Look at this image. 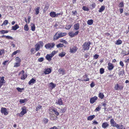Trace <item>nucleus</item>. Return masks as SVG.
Listing matches in <instances>:
<instances>
[{"label": "nucleus", "instance_id": "nucleus-16", "mask_svg": "<svg viewBox=\"0 0 129 129\" xmlns=\"http://www.w3.org/2000/svg\"><path fill=\"white\" fill-rule=\"evenodd\" d=\"M35 46V50L36 51H38L40 48V44H36V45Z\"/></svg>", "mask_w": 129, "mask_h": 129}, {"label": "nucleus", "instance_id": "nucleus-44", "mask_svg": "<svg viewBox=\"0 0 129 129\" xmlns=\"http://www.w3.org/2000/svg\"><path fill=\"white\" fill-rule=\"evenodd\" d=\"M69 35L71 37H74V33H73L72 32H70L69 33Z\"/></svg>", "mask_w": 129, "mask_h": 129}, {"label": "nucleus", "instance_id": "nucleus-51", "mask_svg": "<svg viewBox=\"0 0 129 129\" xmlns=\"http://www.w3.org/2000/svg\"><path fill=\"white\" fill-rule=\"evenodd\" d=\"M4 49L0 50V55H2V54L4 53Z\"/></svg>", "mask_w": 129, "mask_h": 129}, {"label": "nucleus", "instance_id": "nucleus-42", "mask_svg": "<svg viewBox=\"0 0 129 129\" xmlns=\"http://www.w3.org/2000/svg\"><path fill=\"white\" fill-rule=\"evenodd\" d=\"M104 70L103 68H101L100 70V74H102L104 73Z\"/></svg>", "mask_w": 129, "mask_h": 129}, {"label": "nucleus", "instance_id": "nucleus-1", "mask_svg": "<svg viewBox=\"0 0 129 129\" xmlns=\"http://www.w3.org/2000/svg\"><path fill=\"white\" fill-rule=\"evenodd\" d=\"M57 33H56L54 36L53 39L54 40H56L59 38L64 36H65L67 34L66 33H60L58 34V35L57 36Z\"/></svg>", "mask_w": 129, "mask_h": 129}, {"label": "nucleus", "instance_id": "nucleus-6", "mask_svg": "<svg viewBox=\"0 0 129 129\" xmlns=\"http://www.w3.org/2000/svg\"><path fill=\"white\" fill-rule=\"evenodd\" d=\"M5 80H4V77H2L1 78H0V88L5 83Z\"/></svg>", "mask_w": 129, "mask_h": 129}, {"label": "nucleus", "instance_id": "nucleus-58", "mask_svg": "<svg viewBox=\"0 0 129 129\" xmlns=\"http://www.w3.org/2000/svg\"><path fill=\"white\" fill-rule=\"evenodd\" d=\"M89 54L88 53H86L85 54L84 56L85 58H87L89 57Z\"/></svg>", "mask_w": 129, "mask_h": 129}, {"label": "nucleus", "instance_id": "nucleus-33", "mask_svg": "<svg viewBox=\"0 0 129 129\" xmlns=\"http://www.w3.org/2000/svg\"><path fill=\"white\" fill-rule=\"evenodd\" d=\"M122 41L120 40H118L117 41L115 44L118 45H120L122 43Z\"/></svg>", "mask_w": 129, "mask_h": 129}, {"label": "nucleus", "instance_id": "nucleus-29", "mask_svg": "<svg viewBox=\"0 0 129 129\" xmlns=\"http://www.w3.org/2000/svg\"><path fill=\"white\" fill-rule=\"evenodd\" d=\"M31 29L33 31H34L35 29V25L33 23H31Z\"/></svg>", "mask_w": 129, "mask_h": 129}, {"label": "nucleus", "instance_id": "nucleus-10", "mask_svg": "<svg viewBox=\"0 0 129 129\" xmlns=\"http://www.w3.org/2000/svg\"><path fill=\"white\" fill-rule=\"evenodd\" d=\"M109 126V124L108 122H104L102 123V127L104 128H105L108 127Z\"/></svg>", "mask_w": 129, "mask_h": 129}, {"label": "nucleus", "instance_id": "nucleus-20", "mask_svg": "<svg viewBox=\"0 0 129 129\" xmlns=\"http://www.w3.org/2000/svg\"><path fill=\"white\" fill-rule=\"evenodd\" d=\"M40 9V7H38L35 9V10L36 12L35 14L36 15H38L39 13Z\"/></svg>", "mask_w": 129, "mask_h": 129}, {"label": "nucleus", "instance_id": "nucleus-52", "mask_svg": "<svg viewBox=\"0 0 129 129\" xmlns=\"http://www.w3.org/2000/svg\"><path fill=\"white\" fill-rule=\"evenodd\" d=\"M37 44H40V46L41 47L43 46V43L42 41H40Z\"/></svg>", "mask_w": 129, "mask_h": 129}, {"label": "nucleus", "instance_id": "nucleus-3", "mask_svg": "<svg viewBox=\"0 0 129 129\" xmlns=\"http://www.w3.org/2000/svg\"><path fill=\"white\" fill-rule=\"evenodd\" d=\"M110 123L111 125L113 127H116L118 129H120V127H121L122 125H119L118 124H116L115 121H114L113 119H111L110 120Z\"/></svg>", "mask_w": 129, "mask_h": 129}, {"label": "nucleus", "instance_id": "nucleus-2", "mask_svg": "<svg viewBox=\"0 0 129 129\" xmlns=\"http://www.w3.org/2000/svg\"><path fill=\"white\" fill-rule=\"evenodd\" d=\"M90 44L91 43L90 42H85L83 43L82 46L83 50H84L83 52L86 50H88L89 49V46Z\"/></svg>", "mask_w": 129, "mask_h": 129}, {"label": "nucleus", "instance_id": "nucleus-39", "mask_svg": "<svg viewBox=\"0 0 129 129\" xmlns=\"http://www.w3.org/2000/svg\"><path fill=\"white\" fill-rule=\"evenodd\" d=\"M124 7V3L123 2H121L119 5V7L122 8Z\"/></svg>", "mask_w": 129, "mask_h": 129}, {"label": "nucleus", "instance_id": "nucleus-24", "mask_svg": "<svg viewBox=\"0 0 129 129\" xmlns=\"http://www.w3.org/2000/svg\"><path fill=\"white\" fill-rule=\"evenodd\" d=\"M93 21L92 19L88 20L87 21V23L89 25H91L93 23Z\"/></svg>", "mask_w": 129, "mask_h": 129}, {"label": "nucleus", "instance_id": "nucleus-43", "mask_svg": "<svg viewBox=\"0 0 129 129\" xmlns=\"http://www.w3.org/2000/svg\"><path fill=\"white\" fill-rule=\"evenodd\" d=\"M101 109V107H100L99 106H98V107L96 108L94 110L95 111H99Z\"/></svg>", "mask_w": 129, "mask_h": 129}, {"label": "nucleus", "instance_id": "nucleus-37", "mask_svg": "<svg viewBox=\"0 0 129 129\" xmlns=\"http://www.w3.org/2000/svg\"><path fill=\"white\" fill-rule=\"evenodd\" d=\"M99 96L101 98V99H103L104 97V95L103 93H100L99 94Z\"/></svg>", "mask_w": 129, "mask_h": 129}, {"label": "nucleus", "instance_id": "nucleus-31", "mask_svg": "<svg viewBox=\"0 0 129 129\" xmlns=\"http://www.w3.org/2000/svg\"><path fill=\"white\" fill-rule=\"evenodd\" d=\"M124 74V70L122 71H120L118 73V75L120 76H122Z\"/></svg>", "mask_w": 129, "mask_h": 129}, {"label": "nucleus", "instance_id": "nucleus-15", "mask_svg": "<svg viewBox=\"0 0 129 129\" xmlns=\"http://www.w3.org/2000/svg\"><path fill=\"white\" fill-rule=\"evenodd\" d=\"M56 103L59 105H62L63 103L61 99L60 98L59 99L58 101H57L56 102Z\"/></svg>", "mask_w": 129, "mask_h": 129}, {"label": "nucleus", "instance_id": "nucleus-54", "mask_svg": "<svg viewBox=\"0 0 129 129\" xmlns=\"http://www.w3.org/2000/svg\"><path fill=\"white\" fill-rule=\"evenodd\" d=\"M20 51V50H18L16 51H14L12 53L13 55H16Z\"/></svg>", "mask_w": 129, "mask_h": 129}, {"label": "nucleus", "instance_id": "nucleus-47", "mask_svg": "<svg viewBox=\"0 0 129 129\" xmlns=\"http://www.w3.org/2000/svg\"><path fill=\"white\" fill-rule=\"evenodd\" d=\"M6 38L8 39L11 40H13V38L12 37L9 36H6Z\"/></svg>", "mask_w": 129, "mask_h": 129}, {"label": "nucleus", "instance_id": "nucleus-46", "mask_svg": "<svg viewBox=\"0 0 129 129\" xmlns=\"http://www.w3.org/2000/svg\"><path fill=\"white\" fill-rule=\"evenodd\" d=\"M53 110L55 114H56V115L57 116L59 114V113L57 111H56L55 109H53Z\"/></svg>", "mask_w": 129, "mask_h": 129}, {"label": "nucleus", "instance_id": "nucleus-57", "mask_svg": "<svg viewBox=\"0 0 129 129\" xmlns=\"http://www.w3.org/2000/svg\"><path fill=\"white\" fill-rule=\"evenodd\" d=\"M114 88L116 90H117L118 89V84L115 85Z\"/></svg>", "mask_w": 129, "mask_h": 129}, {"label": "nucleus", "instance_id": "nucleus-60", "mask_svg": "<svg viewBox=\"0 0 129 129\" xmlns=\"http://www.w3.org/2000/svg\"><path fill=\"white\" fill-rule=\"evenodd\" d=\"M60 112L61 113H63L65 112V110L63 108L61 109L60 110Z\"/></svg>", "mask_w": 129, "mask_h": 129}, {"label": "nucleus", "instance_id": "nucleus-17", "mask_svg": "<svg viewBox=\"0 0 129 129\" xmlns=\"http://www.w3.org/2000/svg\"><path fill=\"white\" fill-rule=\"evenodd\" d=\"M19 28V26L17 24H16L15 26H13L12 27V29L15 30Z\"/></svg>", "mask_w": 129, "mask_h": 129}, {"label": "nucleus", "instance_id": "nucleus-28", "mask_svg": "<svg viewBox=\"0 0 129 129\" xmlns=\"http://www.w3.org/2000/svg\"><path fill=\"white\" fill-rule=\"evenodd\" d=\"M8 30H1L0 31V33H1V34L2 35L4 34L5 33H8Z\"/></svg>", "mask_w": 129, "mask_h": 129}, {"label": "nucleus", "instance_id": "nucleus-38", "mask_svg": "<svg viewBox=\"0 0 129 129\" xmlns=\"http://www.w3.org/2000/svg\"><path fill=\"white\" fill-rule=\"evenodd\" d=\"M20 66V63L16 62L15 63L14 66V67H18Z\"/></svg>", "mask_w": 129, "mask_h": 129}, {"label": "nucleus", "instance_id": "nucleus-63", "mask_svg": "<svg viewBox=\"0 0 129 129\" xmlns=\"http://www.w3.org/2000/svg\"><path fill=\"white\" fill-rule=\"evenodd\" d=\"M79 32L78 31H77L75 32L74 33V36H75L77 35L79 33Z\"/></svg>", "mask_w": 129, "mask_h": 129}, {"label": "nucleus", "instance_id": "nucleus-27", "mask_svg": "<svg viewBox=\"0 0 129 129\" xmlns=\"http://www.w3.org/2000/svg\"><path fill=\"white\" fill-rule=\"evenodd\" d=\"M15 59L17 62H18L20 63L21 60L20 58L19 57H16Z\"/></svg>", "mask_w": 129, "mask_h": 129}, {"label": "nucleus", "instance_id": "nucleus-36", "mask_svg": "<svg viewBox=\"0 0 129 129\" xmlns=\"http://www.w3.org/2000/svg\"><path fill=\"white\" fill-rule=\"evenodd\" d=\"M24 30L26 31H28V30L29 28L27 24H26L24 26Z\"/></svg>", "mask_w": 129, "mask_h": 129}, {"label": "nucleus", "instance_id": "nucleus-23", "mask_svg": "<svg viewBox=\"0 0 129 129\" xmlns=\"http://www.w3.org/2000/svg\"><path fill=\"white\" fill-rule=\"evenodd\" d=\"M49 86L52 88H53L56 86V84L53 83L52 82L50 83L49 84Z\"/></svg>", "mask_w": 129, "mask_h": 129}, {"label": "nucleus", "instance_id": "nucleus-40", "mask_svg": "<svg viewBox=\"0 0 129 129\" xmlns=\"http://www.w3.org/2000/svg\"><path fill=\"white\" fill-rule=\"evenodd\" d=\"M82 9L85 11H88L89 9L88 8L85 6H83L82 8Z\"/></svg>", "mask_w": 129, "mask_h": 129}, {"label": "nucleus", "instance_id": "nucleus-55", "mask_svg": "<svg viewBox=\"0 0 129 129\" xmlns=\"http://www.w3.org/2000/svg\"><path fill=\"white\" fill-rule=\"evenodd\" d=\"M99 56L98 55L95 54V55H94L93 57L94 59H96L98 58Z\"/></svg>", "mask_w": 129, "mask_h": 129}, {"label": "nucleus", "instance_id": "nucleus-45", "mask_svg": "<svg viewBox=\"0 0 129 129\" xmlns=\"http://www.w3.org/2000/svg\"><path fill=\"white\" fill-rule=\"evenodd\" d=\"M35 49L34 48H32L31 49V54H33L35 53Z\"/></svg>", "mask_w": 129, "mask_h": 129}, {"label": "nucleus", "instance_id": "nucleus-8", "mask_svg": "<svg viewBox=\"0 0 129 129\" xmlns=\"http://www.w3.org/2000/svg\"><path fill=\"white\" fill-rule=\"evenodd\" d=\"M22 111L20 113V114L22 115H23L26 113V108L25 107H23L22 108Z\"/></svg>", "mask_w": 129, "mask_h": 129}, {"label": "nucleus", "instance_id": "nucleus-56", "mask_svg": "<svg viewBox=\"0 0 129 129\" xmlns=\"http://www.w3.org/2000/svg\"><path fill=\"white\" fill-rule=\"evenodd\" d=\"M72 13H73V15H77V12L76 11H73L72 12Z\"/></svg>", "mask_w": 129, "mask_h": 129}, {"label": "nucleus", "instance_id": "nucleus-53", "mask_svg": "<svg viewBox=\"0 0 129 129\" xmlns=\"http://www.w3.org/2000/svg\"><path fill=\"white\" fill-rule=\"evenodd\" d=\"M44 59V58L43 57L40 58L38 59V61H39L41 62Z\"/></svg>", "mask_w": 129, "mask_h": 129}, {"label": "nucleus", "instance_id": "nucleus-32", "mask_svg": "<svg viewBox=\"0 0 129 129\" xmlns=\"http://www.w3.org/2000/svg\"><path fill=\"white\" fill-rule=\"evenodd\" d=\"M16 89L18 91L21 92H22L23 90H24V88H21L19 87H18Z\"/></svg>", "mask_w": 129, "mask_h": 129}, {"label": "nucleus", "instance_id": "nucleus-14", "mask_svg": "<svg viewBox=\"0 0 129 129\" xmlns=\"http://www.w3.org/2000/svg\"><path fill=\"white\" fill-rule=\"evenodd\" d=\"M79 27V23H77L75 24L74 25V29L76 30H78Z\"/></svg>", "mask_w": 129, "mask_h": 129}, {"label": "nucleus", "instance_id": "nucleus-22", "mask_svg": "<svg viewBox=\"0 0 129 129\" xmlns=\"http://www.w3.org/2000/svg\"><path fill=\"white\" fill-rule=\"evenodd\" d=\"M36 81L35 79L34 78H32L28 82V83L29 85H30L32 84H33Z\"/></svg>", "mask_w": 129, "mask_h": 129}, {"label": "nucleus", "instance_id": "nucleus-21", "mask_svg": "<svg viewBox=\"0 0 129 129\" xmlns=\"http://www.w3.org/2000/svg\"><path fill=\"white\" fill-rule=\"evenodd\" d=\"M105 7L104 6H101V7L100 8L99 10V12H102L105 10Z\"/></svg>", "mask_w": 129, "mask_h": 129}, {"label": "nucleus", "instance_id": "nucleus-12", "mask_svg": "<svg viewBox=\"0 0 129 129\" xmlns=\"http://www.w3.org/2000/svg\"><path fill=\"white\" fill-rule=\"evenodd\" d=\"M51 72V70L50 69H45V71L44 72V74H47L50 73Z\"/></svg>", "mask_w": 129, "mask_h": 129}, {"label": "nucleus", "instance_id": "nucleus-18", "mask_svg": "<svg viewBox=\"0 0 129 129\" xmlns=\"http://www.w3.org/2000/svg\"><path fill=\"white\" fill-rule=\"evenodd\" d=\"M95 117L94 115H90L87 117V119L88 120H92Z\"/></svg>", "mask_w": 129, "mask_h": 129}, {"label": "nucleus", "instance_id": "nucleus-41", "mask_svg": "<svg viewBox=\"0 0 129 129\" xmlns=\"http://www.w3.org/2000/svg\"><path fill=\"white\" fill-rule=\"evenodd\" d=\"M57 52L56 51H54L52 52L51 54H50V55H52L53 57V56Z\"/></svg>", "mask_w": 129, "mask_h": 129}, {"label": "nucleus", "instance_id": "nucleus-34", "mask_svg": "<svg viewBox=\"0 0 129 129\" xmlns=\"http://www.w3.org/2000/svg\"><path fill=\"white\" fill-rule=\"evenodd\" d=\"M63 46H64V45L63 44L60 43L58 45H57L56 46L57 48H59L62 47H63Z\"/></svg>", "mask_w": 129, "mask_h": 129}, {"label": "nucleus", "instance_id": "nucleus-64", "mask_svg": "<svg viewBox=\"0 0 129 129\" xmlns=\"http://www.w3.org/2000/svg\"><path fill=\"white\" fill-rule=\"evenodd\" d=\"M50 129H58V128L54 126L53 127L50 128Z\"/></svg>", "mask_w": 129, "mask_h": 129}, {"label": "nucleus", "instance_id": "nucleus-5", "mask_svg": "<svg viewBox=\"0 0 129 129\" xmlns=\"http://www.w3.org/2000/svg\"><path fill=\"white\" fill-rule=\"evenodd\" d=\"M1 112L2 113L4 114L5 115H6L8 114V112L5 108H2L1 109Z\"/></svg>", "mask_w": 129, "mask_h": 129}, {"label": "nucleus", "instance_id": "nucleus-7", "mask_svg": "<svg viewBox=\"0 0 129 129\" xmlns=\"http://www.w3.org/2000/svg\"><path fill=\"white\" fill-rule=\"evenodd\" d=\"M77 49L76 47L74 46L72 48H70V52L71 53H73L76 51Z\"/></svg>", "mask_w": 129, "mask_h": 129}, {"label": "nucleus", "instance_id": "nucleus-13", "mask_svg": "<svg viewBox=\"0 0 129 129\" xmlns=\"http://www.w3.org/2000/svg\"><path fill=\"white\" fill-rule=\"evenodd\" d=\"M52 57V56L50 54H47L46 56V59L49 61H50L51 60V58Z\"/></svg>", "mask_w": 129, "mask_h": 129}, {"label": "nucleus", "instance_id": "nucleus-35", "mask_svg": "<svg viewBox=\"0 0 129 129\" xmlns=\"http://www.w3.org/2000/svg\"><path fill=\"white\" fill-rule=\"evenodd\" d=\"M8 23V21L7 20H5L3 23L2 24V26H3L4 25H6Z\"/></svg>", "mask_w": 129, "mask_h": 129}, {"label": "nucleus", "instance_id": "nucleus-25", "mask_svg": "<svg viewBox=\"0 0 129 129\" xmlns=\"http://www.w3.org/2000/svg\"><path fill=\"white\" fill-rule=\"evenodd\" d=\"M27 76V75L25 74H23L21 77V79L22 80H24Z\"/></svg>", "mask_w": 129, "mask_h": 129}, {"label": "nucleus", "instance_id": "nucleus-59", "mask_svg": "<svg viewBox=\"0 0 129 129\" xmlns=\"http://www.w3.org/2000/svg\"><path fill=\"white\" fill-rule=\"evenodd\" d=\"M90 86L91 87H93L94 86V84L93 82H92L90 84Z\"/></svg>", "mask_w": 129, "mask_h": 129}, {"label": "nucleus", "instance_id": "nucleus-61", "mask_svg": "<svg viewBox=\"0 0 129 129\" xmlns=\"http://www.w3.org/2000/svg\"><path fill=\"white\" fill-rule=\"evenodd\" d=\"M92 7V8H93L95 7V3H93L91 4V5Z\"/></svg>", "mask_w": 129, "mask_h": 129}, {"label": "nucleus", "instance_id": "nucleus-9", "mask_svg": "<svg viewBox=\"0 0 129 129\" xmlns=\"http://www.w3.org/2000/svg\"><path fill=\"white\" fill-rule=\"evenodd\" d=\"M97 97L96 96H95L91 98L90 99V103L92 104L93 103L97 100Z\"/></svg>", "mask_w": 129, "mask_h": 129}, {"label": "nucleus", "instance_id": "nucleus-4", "mask_svg": "<svg viewBox=\"0 0 129 129\" xmlns=\"http://www.w3.org/2000/svg\"><path fill=\"white\" fill-rule=\"evenodd\" d=\"M55 45V44L53 43H50L47 44L45 46V47L47 49H50L53 48Z\"/></svg>", "mask_w": 129, "mask_h": 129}, {"label": "nucleus", "instance_id": "nucleus-19", "mask_svg": "<svg viewBox=\"0 0 129 129\" xmlns=\"http://www.w3.org/2000/svg\"><path fill=\"white\" fill-rule=\"evenodd\" d=\"M50 16L52 17H56V14L54 12H51L50 13Z\"/></svg>", "mask_w": 129, "mask_h": 129}, {"label": "nucleus", "instance_id": "nucleus-26", "mask_svg": "<svg viewBox=\"0 0 129 129\" xmlns=\"http://www.w3.org/2000/svg\"><path fill=\"white\" fill-rule=\"evenodd\" d=\"M59 70L60 71H59V72L60 74L63 75L65 74V72L64 70L59 69Z\"/></svg>", "mask_w": 129, "mask_h": 129}, {"label": "nucleus", "instance_id": "nucleus-49", "mask_svg": "<svg viewBox=\"0 0 129 129\" xmlns=\"http://www.w3.org/2000/svg\"><path fill=\"white\" fill-rule=\"evenodd\" d=\"M71 25H68L66 26L65 27V28L67 30L69 29L71 27Z\"/></svg>", "mask_w": 129, "mask_h": 129}, {"label": "nucleus", "instance_id": "nucleus-50", "mask_svg": "<svg viewBox=\"0 0 129 129\" xmlns=\"http://www.w3.org/2000/svg\"><path fill=\"white\" fill-rule=\"evenodd\" d=\"M42 106H41L40 105L39 106H37L36 108V111H38V110L40 109L42 107Z\"/></svg>", "mask_w": 129, "mask_h": 129}, {"label": "nucleus", "instance_id": "nucleus-11", "mask_svg": "<svg viewBox=\"0 0 129 129\" xmlns=\"http://www.w3.org/2000/svg\"><path fill=\"white\" fill-rule=\"evenodd\" d=\"M108 65V68L109 70H111L113 68L114 66L112 64L110 63H109Z\"/></svg>", "mask_w": 129, "mask_h": 129}, {"label": "nucleus", "instance_id": "nucleus-62", "mask_svg": "<svg viewBox=\"0 0 129 129\" xmlns=\"http://www.w3.org/2000/svg\"><path fill=\"white\" fill-rule=\"evenodd\" d=\"M19 102L21 104L24 103L23 100L20 99L19 101Z\"/></svg>", "mask_w": 129, "mask_h": 129}, {"label": "nucleus", "instance_id": "nucleus-30", "mask_svg": "<svg viewBox=\"0 0 129 129\" xmlns=\"http://www.w3.org/2000/svg\"><path fill=\"white\" fill-rule=\"evenodd\" d=\"M65 55V53L64 52H62L61 53L59 54L58 55V56H59L61 57H63Z\"/></svg>", "mask_w": 129, "mask_h": 129}, {"label": "nucleus", "instance_id": "nucleus-48", "mask_svg": "<svg viewBox=\"0 0 129 129\" xmlns=\"http://www.w3.org/2000/svg\"><path fill=\"white\" fill-rule=\"evenodd\" d=\"M43 122L44 123L46 124L48 122V120L46 118H44L43 119Z\"/></svg>", "mask_w": 129, "mask_h": 129}]
</instances>
